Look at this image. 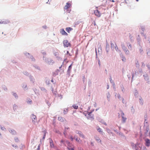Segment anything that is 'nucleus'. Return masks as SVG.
I'll return each instance as SVG.
<instances>
[{
	"label": "nucleus",
	"mask_w": 150,
	"mask_h": 150,
	"mask_svg": "<svg viewBox=\"0 0 150 150\" xmlns=\"http://www.w3.org/2000/svg\"><path fill=\"white\" fill-rule=\"evenodd\" d=\"M64 46L65 47H70L71 46L70 43L67 40H64L63 42Z\"/></svg>",
	"instance_id": "1"
},
{
	"label": "nucleus",
	"mask_w": 150,
	"mask_h": 150,
	"mask_svg": "<svg viewBox=\"0 0 150 150\" xmlns=\"http://www.w3.org/2000/svg\"><path fill=\"white\" fill-rule=\"evenodd\" d=\"M94 110L93 109L92 111H91V112H87V114H88V115H87V117L88 119L93 118V115H92L91 113Z\"/></svg>",
	"instance_id": "2"
},
{
	"label": "nucleus",
	"mask_w": 150,
	"mask_h": 150,
	"mask_svg": "<svg viewBox=\"0 0 150 150\" xmlns=\"http://www.w3.org/2000/svg\"><path fill=\"white\" fill-rule=\"evenodd\" d=\"M31 118L32 120V122L34 124H35L37 120V117L35 115L33 114L31 116Z\"/></svg>",
	"instance_id": "3"
},
{
	"label": "nucleus",
	"mask_w": 150,
	"mask_h": 150,
	"mask_svg": "<svg viewBox=\"0 0 150 150\" xmlns=\"http://www.w3.org/2000/svg\"><path fill=\"white\" fill-rule=\"evenodd\" d=\"M94 13L95 15L98 17H100L101 16V13L98 10H95Z\"/></svg>",
	"instance_id": "4"
},
{
	"label": "nucleus",
	"mask_w": 150,
	"mask_h": 150,
	"mask_svg": "<svg viewBox=\"0 0 150 150\" xmlns=\"http://www.w3.org/2000/svg\"><path fill=\"white\" fill-rule=\"evenodd\" d=\"M60 32L62 35L67 36L68 34L65 31L64 29H61Z\"/></svg>",
	"instance_id": "5"
},
{
	"label": "nucleus",
	"mask_w": 150,
	"mask_h": 150,
	"mask_svg": "<svg viewBox=\"0 0 150 150\" xmlns=\"http://www.w3.org/2000/svg\"><path fill=\"white\" fill-rule=\"evenodd\" d=\"M71 4L68 2L67 3L66 5L64 7V9L65 10H67L68 8H69L71 6Z\"/></svg>",
	"instance_id": "6"
},
{
	"label": "nucleus",
	"mask_w": 150,
	"mask_h": 150,
	"mask_svg": "<svg viewBox=\"0 0 150 150\" xmlns=\"http://www.w3.org/2000/svg\"><path fill=\"white\" fill-rule=\"evenodd\" d=\"M146 142V145L147 146H149L150 144V140L148 139H145Z\"/></svg>",
	"instance_id": "7"
},
{
	"label": "nucleus",
	"mask_w": 150,
	"mask_h": 150,
	"mask_svg": "<svg viewBox=\"0 0 150 150\" xmlns=\"http://www.w3.org/2000/svg\"><path fill=\"white\" fill-rule=\"evenodd\" d=\"M50 145L51 147H54V144L53 143V142L52 139H50Z\"/></svg>",
	"instance_id": "8"
},
{
	"label": "nucleus",
	"mask_w": 150,
	"mask_h": 150,
	"mask_svg": "<svg viewBox=\"0 0 150 150\" xmlns=\"http://www.w3.org/2000/svg\"><path fill=\"white\" fill-rule=\"evenodd\" d=\"M9 132L12 134L15 135L16 133V131L14 129H11L9 130Z\"/></svg>",
	"instance_id": "9"
},
{
	"label": "nucleus",
	"mask_w": 150,
	"mask_h": 150,
	"mask_svg": "<svg viewBox=\"0 0 150 150\" xmlns=\"http://www.w3.org/2000/svg\"><path fill=\"white\" fill-rule=\"evenodd\" d=\"M66 31L69 33H70V31L73 30V29L71 27H67L66 28Z\"/></svg>",
	"instance_id": "10"
},
{
	"label": "nucleus",
	"mask_w": 150,
	"mask_h": 150,
	"mask_svg": "<svg viewBox=\"0 0 150 150\" xmlns=\"http://www.w3.org/2000/svg\"><path fill=\"white\" fill-rule=\"evenodd\" d=\"M77 133L79 134L80 137H82L83 138H85L84 136L82 133L81 131H78Z\"/></svg>",
	"instance_id": "11"
},
{
	"label": "nucleus",
	"mask_w": 150,
	"mask_h": 150,
	"mask_svg": "<svg viewBox=\"0 0 150 150\" xmlns=\"http://www.w3.org/2000/svg\"><path fill=\"white\" fill-rule=\"evenodd\" d=\"M58 120L61 122H64L65 120L64 118H63L61 117H58Z\"/></svg>",
	"instance_id": "12"
},
{
	"label": "nucleus",
	"mask_w": 150,
	"mask_h": 150,
	"mask_svg": "<svg viewBox=\"0 0 150 150\" xmlns=\"http://www.w3.org/2000/svg\"><path fill=\"white\" fill-rule=\"evenodd\" d=\"M95 138L96 140L98 142H101V141L100 139V138H99V137H98L97 136H96L95 137Z\"/></svg>",
	"instance_id": "13"
},
{
	"label": "nucleus",
	"mask_w": 150,
	"mask_h": 150,
	"mask_svg": "<svg viewBox=\"0 0 150 150\" xmlns=\"http://www.w3.org/2000/svg\"><path fill=\"white\" fill-rule=\"evenodd\" d=\"M126 119H127L126 117H124L123 116L122 117V120L123 122H125Z\"/></svg>",
	"instance_id": "14"
},
{
	"label": "nucleus",
	"mask_w": 150,
	"mask_h": 150,
	"mask_svg": "<svg viewBox=\"0 0 150 150\" xmlns=\"http://www.w3.org/2000/svg\"><path fill=\"white\" fill-rule=\"evenodd\" d=\"M123 50H124L126 53L127 54H128L129 51L126 48L125 49Z\"/></svg>",
	"instance_id": "15"
},
{
	"label": "nucleus",
	"mask_w": 150,
	"mask_h": 150,
	"mask_svg": "<svg viewBox=\"0 0 150 150\" xmlns=\"http://www.w3.org/2000/svg\"><path fill=\"white\" fill-rule=\"evenodd\" d=\"M72 64L70 65L69 67L68 71H69L71 69Z\"/></svg>",
	"instance_id": "16"
},
{
	"label": "nucleus",
	"mask_w": 150,
	"mask_h": 150,
	"mask_svg": "<svg viewBox=\"0 0 150 150\" xmlns=\"http://www.w3.org/2000/svg\"><path fill=\"white\" fill-rule=\"evenodd\" d=\"M73 107L74 109H77L78 108V106L76 105H73Z\"/></svg>",
	"instance_id": "17"
},
{
	"label": "nucleus",
	"mask_w": 150,
	"mask_h": 150,
	"mask_svg": "<svg viewBox=\"0 0 150 150\" xmlns=\"http://www.w3.org/2000/svg\"><path fill=\"white\" fill-rule=\"evenodd\" d=\"M121 47L123 50H124L126 48V47L124 44H122L121 45Z\"/></svg>",
	"instance_id": "18"
},
{
	"label": "nucleus",
	"mask_w": 150,
	"mask_h": 150,
	"mask_svg": "<svg viewBox=\"0 0 150 150\" xmlns=\"http://www.w3.org/2000/svg\"><path fill=\"white\" fill-rule=\"evenodd\" d=\"M75 139L76 140V141H77L78 142H79V143H81V141H80V139H78L77 138H75Z\"/></svg>",
	"instance_id": "19"
},
{
	"label": "nucleus",
	"mask_w": 150,
	"mask_h": 150,
	"mask_svg": "<svg viewBox=\"0 0 150 150\" xmlns=\"http://www.w3.org/2000/svg\"><path fill=\"white\" fill-rule=\"evenodd\" d=\"M14 139L16 142H18L19 141V139L17 137H15Z\"/></svg>",
	"instance_id": "20"
},
{
	"label": "nucleus",
	"mask_w": 150,
	"mask_h": 150,
	"mask_svg": "<svg viewBox=\"0 0 150 150\" xmlns=\"http://www.w3.org/2000/svg\"><path fill=\"white\" fill-rule=\"evenodd\" d=\"M97 130H98V131L99 132H102V129L100 128H99Z\"/></svg>",
	"instance_id": "21"
},
{
	"label": "nucleus",
	"mask_w": 150,
	"mask_h": 150,
	"mask_svg": "<svg viewBox=\"0 0 150 150\" xmlns=\"http://www.w3.org/2000/svg\"><path fill=\"white\" fill-rule=\"evenodd\" d=\"M122 60L123 61L125 62L126 59L125 57H122Z\"/></svg>",
	"instance_id": "22"
},
{
	"label": "nucleus",
	"mask_w": 150,
	"mask_h": 150,
	"mask_svg": "<svg viewBox=\"0 0 150 150\" xmlns=\"http://www.w3.org/2000/svg\"><path fill=\"white\" fill-rule=\"evenodd\" d=\"M128 47L129 49H131L132 46L129 43V46H128Z\"/></svg>",
	"instance_id": "23"
},
{
	"label": "nucleus",
	"mask_w": 150,
	"mask_h": 150,
	"mask_svg": "<svg viewBox=\"0 0 150 150\" xmlns=\"http://www.w3.org/2000/svg\"><path fill=\"white\" fill-rule=\"evenodd\" d=\"M32 103V101L31 100H29L28 102V103H29L30 104H31V103Z\"/></svg>",
	"instance_id": "24"
},
{
	"label": "nucleus",
	"mask_w": 150,
	"mask_h": 150,
	"mask_svg": "<svg viewBox=\"0 0 150 150\" xmlns=\"http://www.w3.org/2000/svg\"><path fill=\"white\" fill-rule=\"evenodd\" d=\"M147 117H145V121H144V122H146V123H147V122H146V120H147Z\"/></svg>",
	"instance_id": "25"
},
{
	"label": "nucleus",
	"mask_w": 150,
	"mask_h": 150,
	"mask_svg": "<svg viewBox=\"0 0 150 150\" xmlns=\"http://www.w3.org/2000/svg\"><path fill=\"white\" fill-rule=\"evenodd\" d=\"M13 95L15 96V97L16 98L17 97V94L16 93H14L13 94Z\"/></svg>",
	"instance_id": "26"
},
{
	"label": "nucleus",
	"mask_w": 150,
	"mask_h": 150,
	"mask_svg": "<svg viewBox=\"0 0 150 150\" xmlns=\"http://www.w3.org/2000/svg\"><path fill=\"white\" fill-rule=\"evenodd\" d=\"M111 47H112L113 48V46H114V45L113 43H111Z\"/></svg>",
	"instance_id": "27"
},
{
	"label": "nucleus",
	"mask_w": 150,
	"mask_h": 150,
	"mask_svg": "<svg viewBox=\"0 0 150 150\" xmlns=\"http://www.w3.org/2000/svg\"><path fill=\"white\" fill-rule=\"evenodd\" d=\"M13 146L15 147V148H18V146H14L13 145H12Z\"/></svg>",
	"instance_id": "28"
},
{
	"label": "nucleus",
	"mask_w": 150,
	"mask_h": 150,
	"mask_svg": "<svg viewBox=\"0 0 150 150\" xmlns=\"http://www.w3.org/2000/svg\"><path fill=\"white\" fill-rule=\"evenodd\" d=\"M45 136H46V134L45 133V134H44V135L43 137V139H44L45 138Z\"/></svg>",
	"instance_id": "29"
},
{
	"label": "nucleus",
	"mask_w": 150,
	"mask_h": 150,
	"mask_svg": "<svg viewBox=\"0 0 150 150\" xmlns=\"http://www.w3.org/2000/svg\"><path fill=\"white\" fill-rule=\"evenodd\" d=\"M40 145L38 146L37 150H40Z\"/></svg>",
	"instance_id": "30"
},
{
	"label": "nucleus",
	"mask_w": 150,
	"mask_h": 150,
	"mask_svg": "<svg viewBox=\"0 0 150 150\" xmlns=\"http://www.w3.org/2000/svg\"><path fill=\"white\" fill-rule=\"evenodd\" d=\"M71 139V141H73L74 138L72 136H71L70 137Z\"/></svg>",
	"instance_id": "31"
},
{
	"label": "nucleus",
	"mask_w": 150,
	"mask_h": 150,
	"mask_svg": "<svg viewBox=\"0 0 150 150\" xmlns=\"http://www.w3.org/2000/svg\"><path fill=\"white\" fill-rule=\"evenodd\" d=\"M121 115H122V116H124V114L123 112H122V114H121Z\"/></svg>",
	"instance_id": "32"
},
{
	"label": "nucleus",
	"mask_w": 150,
	"mask_h": 150,
	"mask_svg": "<svg viewBox=\"0 0 150 150\" xmlns=\"http://www.w3.org/2000/svg\"><path fill=\"white\" fill-rule=\"evenodd\" d=\"M109 1H112V2H115V1L113 0H109Z\"/></svg>",
	"instance_id": "33"
},
{
	"label": "nucleus",
	"mask_w": 150,
	"mask_h": 150,
	"mask_svg": "<svg viewBox=\"0 0 150 150\" xmlns=\"http://www.w3.org/2000/svg\"><path fill=\"white\" fill-rule=\"evenodd\" d=\"M110 81L111 82H112V79L111 78H110Z\"/></svg>",
	"instance_id": "34"
},
{
	"label": "nucleus",
	"mask_w": 150,
	"mask_h": 150,
	"mask_svg": "<svg viewBox=\"0 0 150 150\" xmlns=\"http://www.w3.org/2000/svg\"><path fill=\"white\" fill-rule=\"evenodd\" d=\"M64 142V141L63 140H61V143H63Z\"/></svg>",
	"instance_id": "35"
},
{
	"label": "nucleus",
	"mask_w": 150,
	"mask_h": 150,
	"mask_svg": "<svg viewBox=\"0 0 150 150\" xmlns=\"http://www.w3.org/2000/svg\"><path fill=\"white\" fill-rule=\"evenodd\" d=\"M69 150H74L73 148H71L69 149Z\"/></svg>",
	"instance_id": "36"
},
{
	"label": "nucleus",
	"mask_w": 150,
	"mask_h": 150,
	"mask_svg": "<svg viewBox=\"0 0 150 150\" xmlns=\"http://www.w3.org/2000/svg\"><path fill=\"white\" fill-rule=\"evenodd\" d=\"M69 129V128L68 127H66L65 128V129Z\"/></svg>",
	"instance_id": "37"
},
{
	"label": "nucleus",
	"mask_w": 150,
	"mask_h": 150,
	"mask_svg": "<svg viewBox=\"0 0 150 150\" xmlns=\"http://www.w3.org/2000/svg\"><path fill=\"white\" fill-rule=\"evenodd\" d=\"M105 71H106V73L107 74V71L106 69L105 70Z\"/></svg>",
	"instance_id": "38"
},
{
	"label": "nucleus",
	"mask_w": 150,
	"mask_h": 150,
	"mask_svg": "<svg viewBox=\"0 0 150 150\" xmlns=\"http://www.w3.org/2000/svg\"><path fill=\"white\" fill-rule=\"evenodd\" d=\"M67 53L68 54H69V52L68 51H67Z\"/></svg>",
	"instance_id": "39"
},
{
	"label": "nucleus",
	"mask_w": 150,
	"mask_h": 150,
	"mask_svg": "<svg viewBox=\"0 0 150 150\" xmlns=\"http://www.w3.org/2000/svg\"><path fill=\"white\" fill-rule=\"evenodd\" d=\"M62 65L61 66L59 67V68L60 69H61V67H62Z\"/></svg>",
	"instance_id": "40"
},
{
	"label": "nucleus",
	"mask_w": 150,
	"mask_h": 150,
	"mask_svg": "<svg viewBox=\"0 0 150 150\" xmlns=\"http://www.w3.org/2000/svg\"><path fill=\"white\" fill-rule=\"evenodd\" d=\"M104 125H107V124H106V123H104Z\"/></svg>",
	"instance_id": "41"
},
{
	"label": "nucleus",
	"mask_w": 150,
	"mask_h": 150,
	"mask_svg": "<svg viewBox=\"0 0 150 150\" xmlns=\"http://www.w3.org/2000/svg\"><path fill=\"white\" fill-rule=\"evenodd\" d=\"M69 56H71V54H70L69 53Z\"/></svg>",
	"instance_id": "42"
},
{
	"label": "nucleus",
	"mask_w": 150,
	"mask_h": 150,
	"mask_svg": "<svg viewBox=\"0 0 150 150\" xmlns=\"http://www.w3.org/2000/svg\"><path fill=\"white\" fill-rule=\"evenodd\" d=\"M43 88V90H45V89Z\"/></svg>",
	"instance_id": "43"
},
{
	"label": "nucleus",
	"mask_w": 150,
	"mask_h": 150,
	"mask_svg": "<svg viewBox=\"0 0 150 150\" xmlns=\"http://www.w3.org/2000/svg\"><path fill=\"white\" fill-rule=\"evenodd\" d=\"M0 136H1V134L0 132Z\"/></svg>",
	"instance_id": "44"
},
{
	"label": "nucleus",
	"mask_w": 150,
	"mask_h": 150,
	"mask_svg": "<svg viewBox=\"0 0 150 150\" xmlns=\"http://www.w3.org/2000/svg\"><path fill=\"white\" fill-rule=\"evenodd\" d=\"M64 134L65 135H66V134H65V133H64Z\"/></svg>",
	"instance_id": "45"
},
{
	"label": "nucleus",
	"mask_w": 150,
	"mask_h": 150,
	"mask_svg": "<svg viewBox=\"0 0 150 150\" xmlns=\"http://www.w3.org/2000/svg\"><path fill=\"white\" fill-rule=\"evenodd\" d=\"M94 25H96V23H95V22H94Z\"/></svg>",
	"instance_id": "46"
},
{
	"label": "nucleus",
	"mask_w": 150,
	"mask_h": 150,
	"mask_svg": "<svg viewBox=\"0 0 150 150\" xmlns=\"http://www.w3.org/2000/svg\"><path fill=\"white\" fill-rule=\"evenodd\" d=\"M96 8H98V7H96Z\"/></svg>",
	"instance_id": "47"
},
{
	"label": "nucleus",
	"mask_w": 150,
	"mask_h": 150,
	"mask_svg": "<svg viewBox=\"0 0 150 150\" xmlns=\"http://www.w3.org/2000/svg\"><path fill=\"white\" fill-rule=\"evenodd\" d=\"M123 101H124V100H122V102L124 103V102Z\"/></svg>",
	"instance_id": "48"
},
{
	"label": "nucleus",
	"mask_w": 150,
	"mask_h": 150,
	"mask_svg": "<svg viewBox=\"0 0 150 150\" xmlns=\"http://www.w3.org/2000/svg\"><path fill=\"white\" fill-rule=\"evenodd\" d=\"M119 98L120 97V96L119 95Z\"/></svg>",
	"instance_id": "49"
},
{
	"label": "nucleus",
	"mask_w": 150,
	"mask_h": 150,
	"mask_svg": "<svg viewBox=\"0 0 150 150\" xmlns=\"http://www.w3.org/2000/svg\"><path fill=\"white\" fill-rule=\"evenodd\" d=\"M115 49H116V47H115Z\"/></svg>",
	"instance_id": "50"
},
{
	"label": "nucleus",
	"mask_w": 150,
	"mask_h": 150,
	"mask_svg": "<svg viewBox=\"0 0 150 150\" xmlns=\"http://www.w3.org/2000/svg\"><path fill=\"white\" fill-rule=\"evenodd\" d=\"M88 109H90V108H88Z\"/></svg>",
	"instance_id": "51"
}]
</instances>
